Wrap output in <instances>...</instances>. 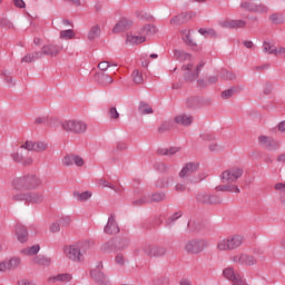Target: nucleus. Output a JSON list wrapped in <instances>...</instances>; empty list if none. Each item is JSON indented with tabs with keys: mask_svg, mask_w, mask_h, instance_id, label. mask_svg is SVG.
I'll return each mask as SVG.
<instances>
[{
	"mask_svg": "<svg viewBox=\"0 0 285 285\" xmlns=\"http://www.w3.org/2000/svg\"><path fill=\"white\" fill-rule=\"evenodd\" d=\"M242 175H244V170L240 168H229L222 174L223 184H235Z\"/></svg>",
	"mask_w": 285,
	"mask_h": 285,
	"instance_id": "12",
	"label": "nucleus"
},
{
	"mask_svg": "<svg viewBox=\"0 0 285 285\" xmlns=\"http://www.w3.org/2000/svg\"><path fill=\"white\" fill-rule=\"evenodd\" d=\"M16 237L20 244L28 242V229L23 226L16 227Z\"/></svg>",
	"mask_w": 285,
	"mask_h": 285,
	"instance_id": "30",
	"label": "nucleus"
},
{
	"mask_svg": "<svg viewBox=\"0 0 285 285\" xmlns=\"http://www.w3.org/2000/svg\"><path fill=\"white\" fill-rule=\"evenodd\" d=\"M197 170H199L198 163H187L180 170L179 177H181V179H186L187 177H193V175H195Z\"/></svg>",
	"mask_w": 285,
	"mask_h": 285,
	"instance_id": "18",
	"label": "nucleus"
},
{
	"mask_svg": "<svg viewBox=\"0 0 285 285\" xmlns=\"http://www.w3.org/2000/svg\"><path fill=\"white\" fill-rule=\"evenodd\" d=\"M244 246V236L239 234H233L227 237L220 238L216 244V249L219 253L228 250H237Z\"/></svg>",
	"mask_w": 285,
	"mask_h": 285,
	"instance_id": "1",
	"label": "nucleus"
},
{
	"mask_svg": "<svg viewBox=\"0 0 285 285\" xmlns=\"http://www.w3.org/2000/svg\"><path fill=\"white\" fill-rule=\"evenodd\" d=\"M204 66H206V62L196 61V59L193 58L189 63L183 67L186 79L188 81H195V79L199 77V71L202 70V68H204Z\"/></svg>",
	"mask_w": 285,
	"mask_h": 285,
	"instance_id": "5",
	"label": "nucleus"
},
{
	"mask_svg": "<svg viewBox=\"0 0 285 285\" xmlns=\"http://www.w3.org/2000/svg\"><path fill=\"white\" fill-rule=\"evenodd\" d=\"M240 8L248 12H255L256 14H265V12H268V7L264 3L243 2Z\"/></svg>",
	"mask_w": 285,
	"mask_h": 285,
	"instance_id": "16",
	"label": "nucleus"
},
{
	"mask_svg": "<svg viewBox=\"0 0 285 285\" xmlns=\"http://www.w3.org/2000/svg\"><path fill=\"white\" fill-rule=\"evenodd\" d=\"M18 285H37V283L28 278H22L18 282Z\"/></svg>",
	"mask_w": 285,
	"mask_h": 285,
	"instance_id": "55",
	"label": "nucleus"
},
{
	"mask_svg": "<svg viewBox=\"0 0 285 285\" xmlns=\"http://www.w3.org/2000/svg\"><path fill=\"white\" fill-rule=\"evenodd\" d=\"M22 264L21 257L13 256L0 262V273H6L8 271H17Z\"/></svg>",
	"mask_w": 285,
	"mask_h": 285,
	"instance_id": "13",
	"label": "nucleus"
},
{
	"mask_svg": "<svg viewBox=\"0 0 285 285\" xmlns=\"http://www.w3.org/2000/svg\"><path fill=\"white\" fill-rule=\"evenodd\" d=\"M230 262L233 264H239L240 266H255L257 265V258L255 256L247 253H238L230 256Z\"/></svg>",
	"mask_w": 285,
	"mask_h": 285,
	"instance_id": "9",
	"label": "nucleus"
},
{
	"mask_svg": "<svg viewBox=\"0 0 285 285\" xmlns=\"http://www.w3.org/2000/svg\"><path fill=\"white\" fill-rule=\"evenodd\" d=\"M142 252L146 257H149L150 259H159V257H165L167 253L165 247L156 245H145Z\"/></svg>",
	"mask_w": 285,
	"mask_h": 285,
	"instance_id": "10",
	"label": "nucleus"
},
{
	"mask_svg": "<svg viewBox=\"0 0 285 285\" xmlns=\"http://www.w3.org/2000/svg\"><path fill=\"white\" fill-rule=\"evenodd\" d=\"M78 246L80 253H82V256L86 258V255L92 250V247L95 246V240L86 239L80 243H76Z\"/></svg>",
	"mask_w": 285,
	"mask_h": 285,
	"instance_id": "24",
	"label": "nucleus"
},
{
	"mask_svg": "<svg viewBox=\"0 0 285 285\" xmlns=\"http://www.w3.org/2000/svg\"><path fill=\"white\" fill-rule=\"evenodd\" d=\"M174 57L178 59V61H191L193 59V56H190L189 53H186L183 50H175Z\"/></svg>",
	"mask_w": 285,
	"mask_h": 285,
	"instance_id": "37",
	"label": "nucleus"
},
{
	"mask_svg": "<svg viewBox=\"0 0 285 285\" xmlns=\"http://www.w3.org/2000/svg\"><path fill=\"white\" fill-rule=\"evenodd\" d=\"M76 33L72 29L60 31V39L63 41H70V39H75Z\"/></svg>",
	"mask_w": 285,
	"mask_h": 285,
	"instance_id": "41",
	"label": "nucleus"
},
{
	"mask_svg": "<svg viewBox=\"0 0 285 285\" xmlns=\"http://www.w3.org/2000/svg\"><path fill=\"white\" fill-rule=\"evenodd\" d=\"M180 35H181L183 41H185L187 46H197V43L195 42V40H193V37L190 36V29L188 28L180 29Z\"/></svg>",
	"mask_w": 285,
	"mask_h": 285,
	"instance_id": "32",
	"label": "nucleus"
},
{
	"mask_svg": "<svg viewBox=\"0 0 285 285\" xmlns=\"http://www.w3.org/2000/svg\"><path fill=\"white\" fill-rule=\"evenodd\" d=\"M220 26L223 28H245L246 21L226 19V20L220 21Z\"/></svg>",
	"mask_w": 285,
	"mask_h": 285,
	"instance_id": "26",
	"label": "nucleus"
},
{
	"mask_svg": "<svg viewBox=\"0 0 285 285\" xmlns=\"http://www.w3.org/2000/svg\"><path fill=\"white\" fill-rule=\"evenodd\" d=\"M217 190L222 193H239V187L235 185H220L217 187Z\"/></svg>",
	"mask_w": 285,
	"mask_h": 285,
	"instance_id": "39",
	"label": "nucleus"
},
{
	"mask_svg": "<svg viewBox=\"0 0 285 285\" xmlns=\"http://www.w3.org/2000/svg\"><path fill=\"white\" fill-rule=\"evenodd\" d=\"M131 77L134 83H144V75H141L138 69L134 70Z\"/></svg>",
	"mask_w": 285,
	"mask_h": 285,
	"instance_id": "47",
	"label": "nucleus"
},
{
	"mask_svg": "<svg viewBox=\"0 0 285 285\" xmlns=\"http://www.w3.org/2000/svg\"><path fill=\"white\" fill-rule=\"evenodd\" d=\"M73 196L78 202H88V199H90V197H92V193H90V191H82V193L75 191Z\"/></svg>",
	"mask_w": 285,
	"mask_h": 285,
	"instance_id": "38",
	"label": "nucleus"
},
{
	"mask_svg": "<svg viewBox=\"0 0 285 285\" xmlns=\"http://www.w3.org/2000/svg\"><path fill=\"white\" fill-rule=\"evenodd\" d=\"M188 183H180V184H177L176 185V190L178 193H184V190H186V186H187Z\"/></svg>",
	"mask_w": 285,
	"mask_h": 285,
	"instance_id": "56",
	"label": "nucleus"
},
{
	"mask_svg": "<svg viewBox=\"0 0 285 285\" xmlns=\"http://www.w3.org/2000/svg\"><path fill=\"white\" fill-rule=\"evenodd\" d=\"M263 52H266L267 55H275V52H277V48L271 42H264Z\"/></svg>",
	"mask_w": 285,
	"mask_h": 285,
	"instance_id": "42",
	"label": "nucleus"
},
{
	"mask_svg": "<svg viewBox=\"0 0 285 285\" xmlns=\"http://www.w3.org/2000/svg\"><path fill=\"white\" fill-rule=\"evenodd\" d=\"M116 264L119 266H124L126 264V259L124 258V254H118L115 258Z\"/></svg>",
	"mask_w": 285,
	"mask_h": 285,
	"instance_id": "53",
	"label": "nucleus"
},
{
	"mask_svg": "<svg viewBox=\"0 0 285 285\" xmlns=\"http://www.w3.org/2000/svg\"><path fill=\"white\" fill-rule=\"evenodd\" d=\"M35 59H41V53L36 52V53H28L22 58V62L24 63H32V61H35Z\"/></svg>",
	"mask_w": 285,
	"mask_h": 285,
	"instance_id": "43",
	"label": "nucleus"
},
{
	"mask_svg": "<svg viewBox=\"0 0 285 285\" xmlns=\"http://www.w3.org/2000/svg\"><path fill=\"white\" fill-rule=\"evenodd\" d=\"M209 246L208 240L194 238L185 242L184 248L188 255H199Z\"/></svg>",
	"mask_w": 285,
	"mask_h": 285,
	"instance_id": "4",
	"label": "nucleus"
},
{
	"mask_svg": "<svg viewBox=\"0 0 285 285\" xmlns=\"http://www.w3.org/2000/svg\"><path fill=\"white\" fill-rule=\"evenodd\" d=\"M39 250H41V247L39 245H33L31 247H27L21 249V255H27L29 257H32V255H37V253H39Z\"/></svg>",
	"mask_w": 285,
	"mask_h": 285,
	"instance_id": "36",
	"label": "nucleus"
},
{
	"mask_svg": "<svg viewBox=\"0 0 285 285\" xmlns=\"http://www.w3.org/2000/svg\"><path fill=\"white\" fill-rule=\"evenodd\" d=\"M104 265H98L90 271L91 279L96 281L97 284H108V276L102 272Z\"/></svg>",
	"mask_w": 285,
	"mask_h": 285,
	"instance_id": "17",
	"label": "nucleus"
},
{
	"mask_svg": "<svg viewBox=\"0 0 285 285\" xmlns=\"http://www.w3.org/2000/svg\"><path fill=\"white\" fill-rule=\"evenodd\" d=\"M279 132H285V120L281 121L277 126Z\"/></svg>",
	"mask_w": 285,
	"mask_h": 285,
	"instance_id": "62",
	"label": "nucleus"
},
{
	"mask_svg": "<svg viewBox=\"0 0 285 285\" xmlns=\"http://www.w3.org/2000/svg\"><path fill=\"white\" fill-rule=\"evenodd\" d=\"M224 148H225V146L222 142H212L209 145V150L212 153H222V150H224Z\"/></svg>",
	"mask_w": 285,
	"mask_h": 285,
	"instance_id": "46",
	"label": "nucleus"
},
{
	"mask_svg": "<svg viewBox=\"0 0 285 285\" xmlns=\"http://www.w3.org/2000/svg\"><path fill=\"white\" fill-rule=\"evenodd\" d=\"M2 26H3V28H9V29L14 28V24L11 21H8V20L2 22Z\"/></svg>",
	"mask_w": 285,
	"mask_h": 285,
	"instance_id": "60",
	"label": "nucleus"
},
{
	"mask_svg": "<svg viewBox=\"0 0 285 285\" xmlns=\"http://www.w3.org/2000/svg\"><path fill=\"white\" fill-rule=\"evenodd\" d=\"M235 92H237V89L230 88L228 90L223 91L222 97H223V99H230V97H233V95H235Z\"/></svg>",
	"mask_w": 285,
	"mask_h": 285,
	"instance_id": "50",
	"label": "nucleus"
},
{
	"mask_svg": "<svg viewBox=\"0 0 285 285\" xmlns=\"http://www.w3.org/2000/svg\"><path fill=\"white\" fill-rule=\"evenodd\" d=\"M110 62L108 61H101L98 63V68L99 70H102V72H106V70H108V68H110Z\"/></svg>",
	"mask_w": 285,
	"mask_h": 285,
	"instance_id": "52",
	"label": "nucleus"
},
{
	"mask_svg": "<svg viewBox=\"0 0 285 285\" xmlns=\"http://www.w3.org/2000/svg\"><path fill=\"white\" fill-rule=\"evenodd\" d=\"M159 32V29L153 24H146L144 28L140 29L139 35H142V37H150L153 35H157Z\"/></svg>",
	"mask_w": 285,
	"mask_h": 285,
	"instance_id": "33",
	"label": "nucleus"
},
{
	"mask_svg": "<svg viewBox=\"0 0 285 285\" xmlns=\"http://www.w3.org/2000/svg\"><path fill=\"white\" fill-rule=\"evenodd\" d=\"M99 37H101V27L99 24H96L89 30L88 39L89 41H95V39H99Z\"/></svg>",
	"mask_w": 285,
	"mask_h": 285,
	"instance_id": "34",
	"label": "nucleus"
},
{
	"mask_svg": "<svg viewBox=\"0 0 285 285\" xmlns=\"http://www.w3.org/2000/svg\"><path fill=\"white\" fill-rule=\"evenodd\" d=\"M33 161L35 160L32 159V157H27L23 159L24 166H30V165H32Z\"/></svg>",
	"mask_w": 285,
	"mask_h": 285,
	"instance_id": "61",
	"label": "nucleus"
},
{
	"mask_svg": "<svg viewBox=\"0 0 285 285\" xmlns=\"http://www.w3.org/2000/svg\"><path fill=\"white\" fill-rule=\"evenodd\" d=\"M12 202H27L28 204H41L43 194L40 193H19L11 197Z\"/></svg>",
	"mask_w": 285,
	"mask_h": 285,
	"instance_id": "7",
	"label": "nucleus"
},
{
	"mask_svg": "<svg viewBox=\"0 0 285 285\" xmlns=\"http://www.w3.org/2000/svg\"><path fill=\"white\" fill-rule=\"evenodd\" d=\"M166 199V195L165 194H161V193H156L151 196V199L150 202H155V203H158V202H164Z\"/></svg>",
	"mask_w": 285,
	"mask_h": 285,
	"instance_id": "49",
	"label": "nucleus"
},
{
	"mask_svg": "<svg viewBox=\"0 0 285 285\" xmlns=\"http://www.w3.org/2000/svg\"><path fill=\"white\" fill-rule=\"evenodd\" d=\"M134 206H144V204H148V199L146 197H141L139 199L134 200Z\"/></svg>",
	"mask_w": 285,
	"mask_h": 285,
	"instance_id": "54",
	"label": "nucleus"
},
{
	"mask_svg": "<svg viewBox=\"0 0 285 285\" xmlns=\"http://www.w3.org/2000/svg\"><path fill=\"white\" fill-rule=\"evenodd\" d=\"M112 247V245H110V243H106L104 245H101V250H104V253H110V248Z\"/></svg>",
	"mask_w": 285,
	"mask_h": 285,
	"instance_id": "57",
	"label": "nucleus"
},
{
	"mask_svg": "<svg viewBox=\"0 0 285 285\" xmlns=\"http://www.w3.org/2000/svg\"><path fill=\"white\" fill-rule=\"evenodd\" d=\"M95 79L97 81V83H99L100 86H102L104 88H106L107 86H110V83H112L114 79L110 77V75L106 73V72H97L95 76Z\"/></svg>",
	"mask_w": 285,
	"mask_h": 285,
	"instance_id": "25",
	"label": "nucleus"
},
{
	"mask_svg": "<svg viewBox=\"0 0 285 285\" xmlns=\"http://www.w3.org/2000/svg\"><path fill=\"white\" fill-rule=\"evenodd\" d=\"M104 232L107 235H117L119 233V225H117V220L115 219V216L111 215L108 219L107 225L105 226Z\"/></svg>",
	"mask_w": 285,
	"mask_h": 285,
	"instance_id": "21",
	"label": "nucleus"
},
{
	"mask_svg": "<svg viewBox=\"0 0 285 285\" xmlns=\"http://www.w3.org/2000/svg\"><path fill=\"white\" fill-rule=\"evenodd\" d=\"M139 112L140 115H153V107L146 102H140Z\"/></svg>",
	"mask_w": 285,
	"mask_h": 285,
	"instance_id": "44",
	"label": "nucleus"
},
{
	"mask_svg": "<svg viewBox=\"0 0 285 285\" xmlns=\"http://www.w3.org/2000/svg\"><path fill=\"white\" fill-rule=\"evenodd\" d=\"M258 144L268 150H275V148H277V142L275 139L264 135L258 137Z\"/></svg>",
	"mask_w": 285,
	"mask_h": 285,
	"instance_id": "22",
	"label": "nucleus"
},
{
	"mask_svg": "<svg viewBox=\"0 0 285 285\" xmlns=\"http://www.w3.org/2000/svg\"><path fill=\"white\" fill-rule=\"evenodd\" d=\"M197 202H199L200 204H222V198H219L218 196H210L206 193H200L197 195Z\"/></svg>",
	"mask_w": 285,
	"mask_h": 285,
	"instance_id": "20",
	"label": "nucleus"
},
{
	"mask_svg": "<svg viewBox=\"0 0 285 285\" xmlns=\"http://www.w3.org/2000/svg\"><path fill=\"white\" fill-rule=\"evenodd\" d=\"M63 51V46L61 45H55V43H48L42 46L41 48V55H45L46 57L57 58L61 52Z\"/></svg>",
	"mask_w": 285,
	"mask_h": 285,
	"instance_id": "15",
	"label": "nucleus"
},
{
	"mask_svg": "<svg viewBox=\"0 0 285 285\" xmlns=\"http://www.w3.org/2000/svg\"><path fill=\"white\" fill-rule=\"evenodd\" d=\"M274 55H279V57H285V48L281 47L278 50L276 49V52Z\"/></svg>",
	"mask_w": 285,
	"mask_h": 285,
	"instance_id": "59",
	"label": "nucleus"
},
{
	"mask_svg": "<svg viewBox=\"0 0 285 285\" xmlns=\"http://www.w3.org/2000/svg\"><path fill=\"white\" fill-rule=\"evenodd\" d=\"M199 35H203V37H208L210 35V30L207 29H199Z\"/></svg>",
	"mask_w": 285,
	"mask_h": 285,
	"instance_id": "63",
	"label": "nucleus"
},
{
	"mask_svg": "<svg viewBox=\"0 0 285 285\" xmlns=\"http://www.w3.org/2000/svg\"><path fill=\"white\" fill-rule=\"evenodd\" d=\"M16 8H26V2L23 0H13Z\"/></svg>",
	"mask_w": 285,
	"mask_h": 285,
	"instance_id": "58",
	"label": "nucleus"
},
{
	"mask_svg": "<svg viewBox=\"0 0 285 285\" xmlns=\"http://www.w3.org/2000/svg\"><path fill=\"white\" fill-rule=\"evenodd\" d=\"M269 21H272V23H284L285 17L282 13H273L269 16Z\"/></svg>",
	"mask_w": 285,
	"mask_h": 285,
	"instance_id": "45",
	"label": "nucleus"
},
{
	"mask_svg": "<svg viewBox=\"0 0 285 285\" xmlns=\"http://www.w3.org/2000/svg\"><path fill=\"white\" fill-rule=\"evenodd\" d=\"M32 263L37 264L38 266H50V264H52V261L50 259V257L39 255L32 259Z\"/></svg>",
	"mask_w": 285,
	"mask_h": 285,
	"instance_id": "35",
	"label": "nucleus"
},
{
	"mask_svg": "<svg viewBox=\"0 0 285 285\" xmlns=\"http://www.w3.org/2000/svg\"><path fill=\"white\" fill-rule=\"evenodd\" d=\"M96 185L99 188H111V190L117 191V187H115V185L110 184L108 180L104 178L96 179Z\"/></svg>",
	"mask_w": 285,
	"mask_h": 285,
	"instance_id": "40",
	"label": "nucleus"
},
{
	"mask_svg": "<svg viewBox=\"0 0 285 285\" xmlns=\"http://www.w3.org/2000/svg\"><path fill=\"white\" fill-rule=\"evenodd\" d=\"M65 255L67 259H70L71 262H76L77 264L83 262V253H81V249H79V245L73 244L65 248Z\"/></svg>",
	"mask_w": 285,
	"mask_h": 285,
	"instance_id": "11",
	"label": "nucleus"
},
{
	"mask_svg": "<svg viewBox=\"0 0 285 285\" xmlns=\"http://www.w3.org/2000/svg\"><path fill=\"white\" fill-rule=\"evenodd\" d=\"M180 148L179 147H160L157 149L158 155H163L165 157H173V155H177L179 153Z\"/></svg>",
	"mask_w": 285,
	"mask_h": 285,
	"instance_id": "31",
	"label": "nucleus"
},
{
	"mask_svg": "<svg viewBox=\"0 0 285 285\" xmlns=\"http://www.w3.org/2000/svg\"><path fill=\"white\" fill-rule=\"evenodd\" d=\"M222 276L227 282H230L232 285H243L246 282L244 275L239 273L233 265L225 267L222 272Z\"/></svg>",
	"mask_w": 285,
	"mask_h": 285,
	"instance_id": "6",
	"label": "nucleus"
},
{
	"mask_svg": "<svg viewBox=\"0 0 285 285\" xmlns=\"http://www.w3.org/2000/svg\"><path fill=\"white\" fill-rule=\"evenodd\" d=\"M146 41V36L141 35V36H135V35H127L126 38V45L127 46H137L139 43H144Z\"/></svg>",
	"mask_w": 285,
	"mask_h": 285,
	"instance_id": "29",
	"label": "nucleus"
},
{
	"mask_svg": "<svg viewBox=\"0 0 285 285\" xmlns=\"http://www.w3.org/2000/svg\"><path fill=\"white\" fill-rule=\"evenodd\" d=\"M60 126L65 132H71L72 135H83L88 130V124L79 119H65L60 122Z\"/></svg>",
	"mask_w": 285,
	"mask_h": 285,
	"instance_id": "3",
	"label": "nucleus"
},
{
	"mask_svg": "<svg viewBox=\"0 0 285 285\" xmlns=\"http://www.w3.org/2000/svg\"><path fill=\"white\" fill-rule=\"evenodd\" d=\"M193 19V13L183 12L178 16H175L169 20L170 26H181V23H186Z\"/></svg>",
	"mask_w": 285,
	"mask_h": 285,
	"instance_id": "23",
	"label": "nucleus"
},
{
	"mask_svg": "<svg viewBox=\"0 0 285 285\" xmlns=\"http://www.w3.org/2000/svg\"><path fill=\"white\" fill-rule=\"evenodd\" d=\"M175 121L180 126H191L195 118L190 114H180L175 117Z\"/></svg>",
	"mask_w": 285,
	"mask_h": 285,
	"instance_id": "27",
	"label": "nucleus"
},
{
	"mask_svg": "<svg viewBox=\"0 0 285 285\" xmlns=\"http://www.w3.org/2000/svg\"><path fill=\"white\" fill-rule=\"evenodd\" d=\"M72 281V275L69 273H65V274H57L55 276H50L48 278V283L49 284H57V282H71Z\"/></svg>",
	"mask_w": 285,
	"mask_h": 285,
	"instance_id": "28",
	"label": "nucleus"
},
{
	"mask_svg": "<svg viewBox=\"0 0 285 285\" xmlns=\"http://www.w3.org/2000/svg\"><path fill=\"white\" fill-rule=\"evenodd\" d=\"M21 148H24V150H29L32 153H46V150H48L49 148V145L46 141L27 140L24 144L21 145Z\"/></svg>",
	"mask_w": 285,
	"mask_h": 285,
	"instance_id": "14",
	"label": "nucleus"
},
{
	"mask_svg": "<svg viewBox=\"0 0 285 285\" xmlns=\"http://www.w3.org/2000/svg\"><path fill=\"white\" fill-rule=\"evenodd\" d=\"M61 164L65 168H72V166L83 168V166H86V159H83V156L77 154H67L61 159Z\"/></svg>",
	"mask_w": 285,
	"mask_h": 285,
	"instance_id": "8",
	"label": "nucleus"
},
{
	"mask_svg": "<svg viewBox=\"0 0 285 285\" xmlns=\"http://www.w3.org/2000/svg\"><path fill=\"white\" fill-rule=\"evenodd\" d=\"M277 161H279L281 164H285V153H284V154H281V155L277 157Z\"/></svg>",
	"mask_w": 285,
	"mask_h": 285,
	"instance_id": "64",
	"label": "nucleus"
},
{
	"mask_svg": "<svg viewBox=\"0 0 285 285\" xmlns=\"http://www.w3.org/2000/svg\"><path fill=\"white\" fill-rule=\"evenodd\" d=\"M132 28V20L121 18L112 29L114 35H119V32H126Z\"/></svg>",
	"mask_w": 285,
	"mask_h": 285,
	"instance_id": "19",
	"label": "nucleus"
},
{
	"mask_svg": "<svg viewBox=\"0 0 285 285\" xmlns=\"http://www.w3.org/2000/svg\"><path fill=\"white\" fill-rule=\"evenodd\" d=\"M108 117L111 121H117L119 119V111H117L116 107H110L108 110Z\"/></svg>",
	"mask_w": 285,
	"mask_h": 285,
	"instance_id": "48",
	"label": "nucleus"
},
{
	"mask_svg": "<svg viewBox=\"0 0 285 285\" xmlns=\"http://www.w3.org/2000/svg\"><path fill=\"white\" fill-rule=\"evenodd\" d=\"M41 186V179L35 175L22 176L13 181L14 190H35Z\"/></svg>",
	"mask_w": 285,
	"mask_h": 285,
	"instance_id": "2",
	"label": "nucleus"
},
{
	"mask_svg": "<svg viewBox=\"0 0 285 285\" xmlns=\"http://www.w3.org/2000/svg\"><path fill=\"white\" fill-rule=\"evenodd\" d=\"M49 230L50 233H59V230H61V226L59 225L58 222L51 223L49 225Z\"/></svg>",
	"mask_w": 285,
	"mask_h": 285,
	"instance_id": "51",
	"label": "nucleus"
}]
</instances>
